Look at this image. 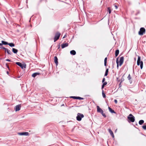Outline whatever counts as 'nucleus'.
I'll list each match as a JSON object with an SVG mask.
<instances>
[{"instance_id": "obj_14", "label": "nucleus", "mask_w": 146, "mask_h": 146, "mask_svg": "<svg viewBox=\"0 0 146 146\" xmlns=\"http://www.w3.org/2000/svg\"><path fill=\"white\" fill-rule=\"evenodd\" d=\"M18 51V50L16 49L15 48H13L12 49L13 52L15 54L17 53V52Z\"/></svg>"}, {"instance_id": "obj_34", "label": "nucleus", "mask_w": 146, "mask_h": 146, "mask_svg": "<svg viewBox=\"0 0 146 146\" xmlns=\"http://www.w3.org/2000/svg\"><path fill=\"white\" fill-rule=\"evenodd\" d=\"M107 82H104V83H103V85L105 86L107 84Z\"/></svg>"}, {"instance_id": "obj_41", "label": "nucleus", "mask_w": 146, "mask_h": 146, "mask_svg": "<svg viewBox=\"0 0 146 146\" xmlns=\"http://www.w3.org/2000/svg\"><path fill=\"white\" fill-rule=\"evenodd\" d=\"M2 43H0V46H1L2 45Z\"/></svg>"}, {"instance_id": "obj_36", "label": "nucleus", "mask_w": 146, "mask_h": 146, "mask_svg": "<svg viewBox=\"0 0 146 146\" xmlns=\"http://www.w3.org/2000/svg\"><path fill=\"white\" fill-rule=\"evenodd\" d=\"M105 81V78H103V80H102V82H104Z\"/></svg>"}, {"instance_id": "obj_33", "label": "nucleus", "mask_w": 146, "mask_h": 146, "mask_svg": "<svg viewBox=\"0 0 146 146\" xmlns=\"http://www.w3.org/2000/svg\"><path fill=\"white\" fill-rule=\"evenodd\" d=\"M0 48H2L4 49L5 51H6V50H7V48H5L4 47H0Z\"/></svg>"}, {"instance_id": "obj_4", "label": "nucleus", "mask_w": 146, "mask_h": 146, "mask_svg": "<svg viewBox=\"0 0 146 146\" xmlns=\"http://www.w3.org/2000/svg\"><path fill=\"white\" fill-rule=\"evenodd\" d=\"M127 118L131 122H133L135 121V117L131 114H129L127 117Z\"/></svg>"}, {"instance_id": "obj_39", "label": "nucleus", "mask_w": 146, "mask_h": 146, "mask_svg": "<svg viewBox=\"0 0 146 146\" xmlns=\"http://www.w3.org/2000/svg\"><path fill=\"white\" fill-rule=\"evenodd\" d=\"M6 61H9V62H10L11 61L9 59H6Z\"/></svg>"}, {"instance_id": "obj_29", "label": "nucleus", "mask_w": 146, "mask_h": 146, "mask_svg": "<svg viewBox=\"0 0 146 146\" xmlns=\"http://www.w3.org/2000/svg\"><path fill=\"white\" fill-rule=\"evenodd\" d=\"M102 114L105 117H106V115H105V113H102Z\"/></svg>"}, {"instance_id": "obj_44", "label": "nucleus", "mask_w": 146, "mask_h": 146, "mask_svg": "<svg viewBox=\"0 0 146 146\" xmlns=\"http://www.w3.org/2000/svg\"><path fill=\"white\" fill-rule=\"evenodd\" d=\"M103 93H104V91L103 90H102V94Z\"/></svg>"}, {"instance_id": "obj_11", "label": "nucleus", "mask_w": 146, "mask_h": 146, "mask_svg": "<svg viewBox=\"0 0 146 146\" xmlns=\"http://www.w3.org/2000/svg\"><path fill=\"white\" fill-rule=\"evenodd\" d=\"M54 62L56 65H57L58 63V59L57 57L56 56H55L54 57Z\"/></svg>"}, {"instance_id": "obj_45", "label": "nucleus", "mask_w": 146, "mask_h": 146, "mask_svg": "<svg viewBox=\"0 0 146 146\" xmlns=\"http://www.w3.org/2000/svg\"><path fill=\"white\" fill-rule=\"evenodd\" d=\"M7 73L8 74H9V72H8V71H7Z\"/></svg>"}, {"instance_id": "obj_7", "label": "nucleus", "mask_w": 146, "mask_h": 146, "mask_svg": "<svg viewBox=\"0 0 146 146\" xmlns=\"http://www.w3.org/2000/svg\"><path fill=\"white\" fill-rule=\"evenodd\" d=\"M16 64L20 66L22 69H23V68H26V65L25 64L22 65L21 63L20 62H16Z\"/></svg>"}, {"instance_id": "obj_32", "label": "nucleus", "mask_w": 146, "mask_h": 146, "mask_svg": "<svg viewBox=\"0 0 146 146\" xmlns=\"http://www.w3.org/2000/svg\"><path fill=\"white\" fill-rule=\"evenodd\" d=\"M102 95L103 97L104 98H105L106 97V95L104 93H102Z\"/></svg>"}, {"instance_id": "obj_5", "label": "nucleus", "mask_w": 146, "mask_h": 146, "mask_svg": "<svg viewBox=\"0 0 146 146\" xmlns=\"http://www.w3.org/2000/svg\"><path fill=\"white\" fill-rule=\"evenodd\" d=\"M145 30L144 28L143 27L141 28L139 32V34L140 35H143V34L145 33Z\"/></svg>"}, {"instance_id": "obj_37", "label": "nucleus", "mask_w": 146, "mask_h": 146, "mask_svg": "<svg viewBox=\"0 0 146 146\" xmlns=\"http://www.w3.org/2000/svg\"><path fill=\"white\" fill-rule=\"evenodd\" d=\"M104 86H105L103 85V84L102 85V89H103L104 88Z\"/></svg>"}, {"instance_id": "obj_23", "label": "nucleus", "mask_w": 146, "mask_h": 146, "mask_svg": "<svg viewBox=\"0 0 146 146\" xmlns=\"http://www.w3.org/2000/svg\"><path fill=\"white\" fill-rule=\"evenodd\" d=\"M108 69H107L105 73L104 76H106L108 75Z\"/></svg>"}, {"instance_id": "obj_42", "label": "nucleus", "mask_w": 146, "mask_h": 146, "mask_svg": "<svg viewBox=\"0 0 146 146\" xmlns=\"http://www.w3.org/2000/svg\"><path fill=\"white\" fill-rule=\"evenodd\" d=\"M66 35H65L63 38H64L65 37Z\"/></svg>"}, {"instance_id": "obj_15", "label": "nucleus", "mask_w": 146, "mask_h": 146, "mask_svg": "<svg viewBox=\"0 0 146 146\" xmlns=\"http://www.w3.org/2000/svg\"><path fill=\"white\" fill-rule=\"evenodd\" d=\"M97 112H100L102 110L98 106H97Z\"/></svg>"}, {"instance_id": "obj_10", "label": "nucleus", "mask_w": 146, "mask_h": 146, "mask_svg": "<svg viewBox=\"0 0 146 146\" xmlns=\"http://www.w3.org/2000/svg\"><path fill=\"white\" fill-rule=\"evenodd\" d=\"M68 46V44L67 43L64 44H63L61 45V47L62 48H63L67 46Z\"/></svg>"}, {"instance_id": "obj_26", "label": "nucleus", "mask_w": 146, "mask_h": 146, "mask_svg": "<svg viewBox=\"0 0 146 146\" xmlns=\"http://www.w3.org/2000/svg\"><path fill=\"white\" fill-rule=\"evenodd\" d=\"M144 130H146V125H143L142 126Z\"/></svg>"}, {"instance_id": "obj_31", "label": "nucleus", "mask_w": 146, "mask_h": 146, "mask_svg": "<svg viewBox=\"0 0 146 146\" xmlns=\"http://www.w3.org/2000/svg\"><path fill=\"white\" fill-rule=\"evenodd\" d=\"M124 80V78H123V76L121 79V81L120 83H121L122 82H123Z\"/></svg>"}, {"instance_id": "obj_2", "label": "nucleus", "mask_w": 146, "mask_h": 146, "mask_svg": "<svg viewBox=\"0 0 146 146\" xmlns=\"http://www.w3.org/2000/svg\"><path fill=\"white\" fill-rule=\"evenodd\" d=\"M137 64L138 66H139L140 65L141 69H142L143 68V63L142 61H141V57L139 56H138Z\"/></svg>"}, {"instance_id": "obj_25", "label": "nucleus", "mask_w": 146, "mask_h": 146, "mask_svg": "<svg viewBox=\"0 0 146 146\" xmlns=\"http://www.w3.org/2000/svg\"><path fill=\"white\" fill-rule=\"evenodd\" d=\"M107 11L109 12V14H110L111 13V11L110 7L108 8Z\"/></svg>"}, {"instance_id": "obj_3", "label": "nucleus", "mask_w": 146, "mask_h": 146, "mask_svg": "<svg viewBox=\"0 0 146 146\" xmlns=\"http://www.w3.org/2000/svg\"><path fill=\"white\" fill-rule=\"evenodd\" d=\"M84 115L83 114L81 113H78L77 114V116L76 117V119L78 121H80L82 118L84 117Z\"/></svg>"}, {"instance_id": "obj_46", "label": "nucleus", "mask_w": 146, "mask_h": 146, "mask_svg": "<svg viewBox=\"0 0 146 146\" xmlns=\"http://www.w3.org/2000/svg\"><path fill=\"white\" fill-rule=\"evenodd\" d=\"M116 130H117V129H116V130H115V132H116Z\"/></svg>"}, {"instance_id": "obj_1", "label": "nucleus", "mask_w": 146, "mask_h": 146, "mask_svg": "<svg viewBox=\"0 0 146 146\" xmlns=\"http://www.w3.org/2000/svg\"><path fill=\"white\" fill-rule=\"evenodd\" d=\"M118 58L116 59V63L117 64V67L118 68L119 66V65L121 66L123 64L124 61V57L123 56L121 57L120 58L119 62L118 61Z\"/></svg>"}, {"instance_id": "obj_9", "label": "nucleus", "mask_w": 146, "mask_h": 146, "mask_svg": "<svg viewBox=\"0 0 146 146\" xmlns=\"http://www.w3.org/2000/svg\"><path fill=\"white\" fill-rule=\"evenodd\" d=\"M18 134L21 135H28L29 133L28 132H22L19 133Z\"/></svg>"}, {"instance_id": "obj_22", "label": "nucleus", "mask_w": 146, "mask_h": 146, "mask_svg": "<svg viewBox=\"0 0 146 146\" xmlns=\"http://www.w3.org/2000/svg\"><path fill=\"white\" fill-rule=\"evenodd\" d=\"M1 42L2 43V44H4V45H7V44L8 45V43L7 42H5L4 41H2Z\"/></svg>"}, {"instance_id": "obj_17", "label": "nucleus", "mask_w": 146, "mask_h": 146, "mask_svg": "<svg viewBox=\"0 0 146 146\" xmlns=\"http://www.w3.org/2000/svg\"><path fill=\"white\" fill-rule=\"evenodd\" d=\"M108 109L109 110L110 112L111 113H115V112L113 110L110 108V107H108Z\"/></svg>"}, {"instance_id": "obj_6", "label": "nucleus", "mask_w": 146, "mask_h": 146, "mask_svg": "<svg viewBox=\"0 0 146 146\" xmlns=\"http://www.w3.org/2000/svg\"><path fill=\"white\" fill-rule=\"evenodd\" d=\"M60 35V33L59 32H57L55 34L54 38V41L55 42L57 40H58Z\"/></svg>"}, {"instance_id": "obj_35", "label": "nucleus", "mask_w": 146, "mask_h": 146, "mask_svg": "<svg viewBox=\"0 0 146 146\" xmlns=\"http://www.w3.org/2000/svg\"><path fill=\"white\" fill-rule=\"evenodd\" d=\"M114 101L115 104H117V101L116 100H115Z\"/></svg>"}, {"instance_id": "obj_8", "label": "nucleus", "mask_w": 146, "mask_h": 146, "mask_svg": "<svg viewBox=\"0 0 146 146\" xmlns=\"http://www.w3.org/2000/svg\"><path fill=\"white\" fill-rule=\"evenodd\" d=\"M21 107V105H17L15 107V111H19L20 110V108Z\"/></svg>"}, {"instance_id": "obj_27", "label": "nucleus", "mask_w": 146, "mask_h": 146, "mask_svg": "<svg viewBox=\"0 0 146 146\" xmlns=\"http://www.w3.org/2000/svg\"><path fill=\"white\" fill-rule=\"evenodd\" d=\"M83 99V98L79 97H77V99L82 100Z\"/></svg>"}, {"instance_id": "obj_21", "label": "nucleus", "mask_w": 146, "mask_h": 146, "mask_svg": "<svg viewBox=\"0 0 146 146\" xmlns=\"http://www.w3.org/2000/svg\"><path fill=\"white\" fill-rule=\"evenodd\" d=\"M6 52V51L7 52V53H8V54H11V52L9 50V49H7V50H6V51H5Z\"/></svg>"}, {"instance_id": "obj_24", "label": "nucleus", "mask_w": 146, "mask_h": 146, "mask_svg": "<svg viewBox=\"0 0 146 146\" xmlns=\"http://www.w3.org/2000/svg\"><path fill=\"white\" fill-rule=\"evenodd\" d=\"M107 57H106L104 59V65L105 66H106V63L107 61Z\"/></svg>"}, {"instance_id": "obj_13", "label": "nucleus", "mask_w": 146, "mask_h": 146, "mask_svg": "<svg viewBox=\"0 0 146 146\" xmlns=\"http://www.w3.org/2000/svg\"><path fill=\"white\" fill-rule=\"evenodd\" d=\"M70 53L71 54L75 55L76 54V52L74 50H72L70 51Z\"/></svg>"}, {"instance_id": "obj_19", "label": "nucleus", "mask_w": 146, "mask_h": 146, "mask_svg": "<svg viewBox=\"0 0 146 146\" xmlns=\"http://www.w3.org/2000/svg\"><path fill=\"white\" fill-rule=\"evenodd\" d=\"M119 51L118 50H117L115 51V56L116 57L117 56H118V55L119 54Z\"/></svg>"}, {"instance_id": "obj_12", "label": "nucleus", "mask_w": 146, "mask_h": 146, "mask_svg": "<svg viewBox=\"0 0 146 146\" xmlns=\"http://www.w3.org/2000/svg\"><path fill=\"white\" fill-rule=\"evenodd\" d=\"M108 131H109V133H110V134L112 136V137L113 138H114V135L113 133L112 132V131H111V130L110 129H108Z\"/></svg>"}, {"instance_id": "obj_20", "label": "nucleus", "mask_w": 146, "mask_h": 146, "mask_svg": "<svg viewBox=\"0 0 146 146\" xmlns=\"http://www.w3.org/2000/svg\"><path fill=\"white\" fill-rule=\"evenodd\" d=\"M144 123V120H140L139 121V124L140 125H142L143 123Z\"/></svg>"}, {"instance_id": "obj_18", "label": "nucleus", "mask_w": 146, "mask_h": 146, "mask_svg": "<svg viewBox=\"0 0 146 146\" xmlns=\"http://www.w3.org/2000/svg\"><path fill=\"white\" fill-rule=\"evenodd\" d=\"M8 45L11 47H14L15 46V44L12 43H8Z\"/></svg>"}, {"instance_id": "obj_28", "label": "nucleus", "mask_w": 146, "mask_h": 146, "mask_svg": "<svg viewBox=\"0 0 146 146\" xmlns=\"http://www.w3.org/2000/svg\"><path fill=\"white\" fill-rule=\"evenodd\" d=\"M127 78L129 80H130L131 79V77L130 74L127 77Z\"/></svg>"}, {"instance_id": "obj_30", "label": "nucleus", "mask_w": 146, "mask_h": 146, "mask_svg": "<svg viewBox=\"0 0 146 146\" xmlns=\"http://www.w3.org/2000/svg\"><path fill=\"white\" fill-rule=\"evenodd\" d=\"M71 98H72L74 99H77V97L76 96H71L70 97Z\"/></svg>"}, {"instance_id": "obj_38", "label": "nucleus", "mask_w": 146, "mask_h": 146, "mask_svg": "<svg viewBox=\"0 0 146 146\" xmlns=\"http://www.w3.org/2000/svg\"><path fill=\"white\" fill-rule=\"evenodd\" d=\"M100 113L101 114L103 113V111L102 110H101V111L100 112Z\"/></svg>"}, {"instance_id": "obj_16", "label": "nucleus", "mask_w": 146, "mask_h": 146, "mask_svg": "<svg viewBox=\"0 0 146 146\" xmlns=\"http://www.w3.org/2000/svg\"><path fill=\"white\" fill-rule=\"evenodd\" d=\"M39 74L37 73H35L33 74L32 76L34 78L37 75Z\"/></svg>"}, {"instance_id": "obj_40", "label": "nucleus", "mask_w": 146, "mask_h": 146, "mask_svg": "<svg viewBox=\"0 0 146 146\" xmlns=\"http://www.w3.org/2000/svg\"><path fill=\"white\" fill-rule=\"evenodd\" d=\"M115 9H117L118 7H117V5H115Z\"/></svg>"}, {"instance_id": "obj_43", "label": "nucleus", "mask_w": 146, "mask_h": 146, "mask_svg": "<svg viewBox=\"0 0 146 146\" xmlns=\"http://www.w3.org/2000/svg\"><path fill=\"white\" fill-rule=\"evenodd\" d=\"M144 88L146 89V86H145Z\"/></svg>"}]
</instances>
